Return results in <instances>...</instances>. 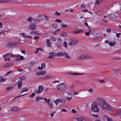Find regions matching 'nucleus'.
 I'll list each match as a JSON object with an SVG mask.
<instances>
[{"label": "nucleus", "mask_w": 121, "mask_h": 121, "mask_svg": "<svg viewBox=\"0 0 121 121\" xmlns=\"http://www.w3.org/2000/svg\"><path fill=\"white\" fill-rule=\"evenodd\" d=\"M91 110L92 112H98L99 111L97 103L94 102L92 103L91 106Z\"/></svg>", "instance_id": "nucleus-1"}, {"label": "nucleus", "mask_w": 121, "mask_h": 121, "mask_svg": "<svg viewBox=\"0 0 121 121\" xmlns=\"http://www.w3.org/2000/svg\"><path fill=\"white\" fill-rule=\"evenodd\" d=\"M56 87L58 90L60 91H65L66 89V86L63 83L57 85Z\"/></svg>", "instance_id": "nucleus-2"}, {"label": "nucleus", "mask_w": 121, "mask_h": 121, "mask_svg": "<svg viewBox=\"0 0 121 121\" xmlns=\"http://www.w3.org/2000/svg\"><path fill=\"white\" fill-rule=\"evenodd\" d=\"M92 57L86 54H83L79 56L78 57V60H82L87 58L90 59Z\"/></svg>", "instance_id": "nucleus-3"}, {"label": "nucleus", "mask_w": 121, "mask_h": 121, "mask_svg": "<svg viewBox=\"0 0 121 121\" xmlns=\"http://www.w3.org/2000/svg\"><path fill=\"white\" fill-rule=\"evenodd\" d=\"M102 107L104 109L108 111H110L112 109L111 107L108 104H103L102 105Z\"/></svg>", "instance_id": "nucleus-4"}, {"label": "nucleus", "mask_w": 121, "mask_h": 121, "mask_svg": "<svg viewBox=\"0 0 121 121\" xmlns=\"http://www.w3.org/2000/svg\"><path fill=\"white\" fill-rule=\"evenodd\" d=\"M19 43L17 42H12L8 44L7 46L8 47L11 48L19 45Z\"/></svg>", "instance_id": "nucleus-5"}, {"label": "nucleus", "mask_w": 121, "mask_h": 121, "mask_svg": "<svg viewBox=\"0 0 121 121\" xmlns=\"http://www.w3.org/2000/svg\"><path fill=\"white\" fill-rule=\"evenodd\" d=\"M43 88L42 86H39L36 92L38 94L40 93L43 91Z\"/></svg>", "instance_id": "nucleus-6"}, {"label": "nucleus", "mask_w": 121, "mask_h": 121, "mask_svg": "<svg viewBox=\"0 0 121 121\" xmlns=\"http://www.w3.org/2000/svg\"><path fill=\"white\" fill-rule=\"evenodd\" d=\"M28 29L30 30H35V25L34 24H30L28 27Z\"/></svg>", "instance_id": "nucleus-7"}, {"label": "nucleus", "mask_w": 121, "mask_h": 121, "mask_svg": "<svg viewBox=\"0 0 121 121\" xmlns=\"http://www.w3.org/2000/svg\"><path fill=\"white\" fill-rule=\"evenodd\" d=\"M46 41L47 46L49 48H51L52 47L51 43L50 42V40L48 39H47Z\"/></svg>", "instance_id": "nucleus-8"}, {"label": "nucleus", "mask_w": 121, "mask_h": 121, "mask_svg": "<svg viewBox=\"0 0 121 121\" xmlns=\"http://www.w3.org/2000/svg\"><path fill=\"white\" fill-rule=\"evenodd\" d=\"M13 64L10 62H8L6 63L4 65V66L5 67H10L12 65H13Z\"/></svg>", "instance_id": "nucleus-9"}, {"label": "nucleus", "mask_w": 121, "mask_h": 121, "mask_svg": "<svg viewBox=\"0 0 121 121\" xmlns=\"http://www.w3.org/2000/svg\"><path fill=\"white\" fill-rule=\"evenodd\" d=\"M67 74H72L73 75H82L83 74V73H69L68 72L67 73Z\"/></svg>", "instance_id": "nucleus-10"}, {"label": "nucleus", "mask_w": 121, "mask_h": 121, "mask_svg": "<svg viewBox=\"0 0 121 121\" xmlns=\"http://www.w3.org/2000/svg\"><path fill=\"white\" fill-rule=\"evenodd\" d=\"M49 54L50 56H49L48 57L49 58H52L53 56H55L56 55V54L53 52L49 53Z\"/></svg>", "instance_id": "nucleus-11"}, {"label": "nucleus", "mask_w": 121, "mask_h": 121, "mask_svg": "<svg viewBox=\"0 0 121 121\" xmlns=\"http://www.w3.org/2000/svg\"><path fill=\"white\" fill-rule=\"evenodd\" d=\"M43 99V98L42 97L37 96L36 97L35 100L36 102H38L39 100H42Z\"/></svg>", "instance_id": "nucleus-12"}, {"label": "nucleus", "mask_w": 121, "mask_h": 121, "mask_svg": "<svg viewBox=\"0 0 121 121\" xmlns=\"http://www.w3.org/2000/svg\"><path fill=\"white\" fill-rule=\"evenodd\" d=\"M61 99H57L55 100L54 101V102L55 103L56 105H57L58 104L59 102H60L61 101Z\"/></svg>", "instance_id": "nucleus-13"}, {"label": "nucleus", "mask_w": 121, "mask_h": 121, "mask_svg": "<svg viewBox=\"0 0 121 121\" xmlns=\"http://www.w3.org/2000/svg\"><path fill=\"white\" fill-rule=\"evenodd\" d=\"M19 110L18 107H15L12 108L11 110L12 111L15 112L18 111Z\"/></svg>", "instance_id": "nucleus-14"}, {"label": "nucleus", "mask_w": 121, "mask_h": 121, "mask_svg": "<svg viewBox=\"0 0 121 121\" xmlns=\"http://www.w3.org/2000/svg\"><path fill=\"white\" fill-rule=\"evenodd\" d=\"M62 56H64L65 57H66L68 58H71V57L69 56L65 52L62 53Z\"/></svg>", "instance_id": "nucleus-15"}, {"label": "nucleus", "mask_w": 121, "mask_h": 121, "mask_svg": "<svg viewBox=\"0 0 121 121\" xmlns=\"http://www.w3.org/2000/svg\"><path fill=\"white\" fill-rule=\"evenodd\" d=\"M22 84V82L21 81H20L18 82L17 84V88L18 89H20L21 88Z\"/></svg>", "instance_id": "nucleus-16"}, {"label": "nucleus", "mask_w": 121, "mask_h": 121, "mask_svg": "<svg viewBox=\"0 0 121 121\" xmlns=\"http://www.w3.org/2000/svg\"><path fill=\"white\" fill-rule=\"evenodd\" d=\"M29 89L27 87H25L23 88L22 89V91L21 92V93H22L23 92L26 91L28 90Z\"/></svg>", "instance_id": "nucleus-17"}, {"label": "nucleus", "mask_w": 121, "mask_h": 121, "mask_svg": "<svg viewBox=\"0 0 121 121\" xmlns=\"http://www.w3.org/2000/svg\"><path fill=\"white\" fill-rule=\"evenodd\" d=\"M82 31V30L80 29L78 30H74L73 31V33L74 34L78 33Z\"/></svg>", "instance_id": "nucleus-18"}, {"label": "nucleus", "mask_w": 121, "mask_h": 121, "mask_svg": "<svg viewBox=\"0 0 121 121\" xmlns=\"http://www.w3.org/2000/svg\"><path fill=\"white\" fill-rule=\"evenodd\" d=\"M30 33L31 34H36L38 35L40 34V33L39 32L36 31H31Z\"/></svg>", "instance_id": "nucleus-19"}, {"label": "nucleus", "mask_w": 121, "mask_h": 121, "mask_svg": "<svg viewBox=\"0 0 121 121\" xmlns=\"http://www.w3.org/2000/svg\"><path fill=\"white\" fill-rule=\"evenodd\" d=\"M116 43L115 41H114L113 42H110L108 44L110 46H112L114 45Z\"/></svg>", "instance_id": "nucleus-20"}, {"label": "nucleus", "mask_w": 121, "mask_h": 121, "mask_svg": "<svg viewBox=\"0 0 121 121\" xmlns=\"http://www.w3.org/2000/svg\"><path fill=\"white\" fill-rule=\"evenodd\" d=\"M77 40L76 39H72V41L74 45L76 44L77 43Z\"/></svg>", "instance_id": "nucleus-21"}, {"label": "nucleus", "mask_w": 121, "mask_h": 121, "mask_svg": "<svg viewBox=\"0 0 121 121\" xmlns=\"http://www.w3.org/2000/svg\"><path fill=\"white\" fill-rule=\"evenodd\" d=\"M5 80L2 78V77L0 76V82H4L5 81Z\"/></svg>", "instance_id": "nucleus-22"}, {"label": "nucleus", "mask_w": 121, "mask_h": 121, "mask_svg": "<svg viewBox=\"0 0 121 121\" xmlns=\"http://www.w3.org/2000/svg\"><path fill=\"white\" fill-rule=\"evenodd\" d=\"M77 120L78 121H87L86 119L82 118H77Z\"/></svg>", "instance_id": "nucleus-23"}, {"label": "nucleus", "mask_w": 121, "mask_h": 121, "mask_svg": "<svg viewBox=\"0 0 121 121\" xmlns=\"http://www.w3.org/2000/svg\"><path fill=\"white\" fill-rule=\"evenodd\" d=\"M6 55H8L9 57H13L14 56V55L13 54H10L9 53H8L6 54Z\"/></svg>", "instance_id": "nucleus-24"}, {"label": "nucleus", "mask_w": 121, "mask_h": 121, "mask_svg": "<svg viewBox=\"0 0 121 121\" xmlns=\"http://www.w3.org/2000/svg\"><path fill=\"white\" fill-rule=\"evenodd\" d=\"M63 43L64 47L65 48H67V44L66 42L64 41L63 42Z\"/></svg>", "instance_id": "nucleus-25"}, {"label": "nucleus", "mask_w": 121, "mask_h": 121, "mask_svg": "<svg viewBox=\"0 0 121 121\" xmlns=\"http://www.w3.org/2000/svg\"><path fill=\"white\" fill-rule=\"evenodd\" d=\"M56 54L58 56H62V52H60L57 53Z\"/></svg>", "instance_id": "nucleus-26"}, {"label": "nucleus", "mask_w": 121, "mask_h": 121, "mask_svg": "<svg viewBox=\"0 0 121 121\" xmlns=\"http://www.w3.org/2000/svg\"><path fill=\"white\" fill-rule=\"evenodd\" d=\"M61 26L62 28H65L68 27L67 25L66 24H61Z\"/></svg>", "instance_id": "nucleus-27"}, {"label": "nucleus", "mask_w": 121, "mask_h": 121, "mask_svg": "<svg viewBox=\"0 0 121 121\" xmlns=\"http://www.w3.org/2000/svg\"><path fill=\"white\" fill-rule=\"evenodd\" d=\"M13 88V87L12 86H10L9 87H8L6 88V89L8 91L11 90Z\"/></svg>", "instance_id": "nucleus-28"}, {"label": "nucleus", "mask_w": 121, "mask_h": 121, "mask_svg": "<svg viewBox=\"0 0 121 121\" xmlns=\"http://www.w3.org/2000/svg\"><path fill=\"white\" fill-rule=\"evenodd\" d=\"M48 104L49 107L50 108H53L54 106L53 104H51L50 103H48Z\"/></svg>", "instance_id": "nucleus-29"}, {"label": "nucleus", "mask_w": 121, "mask_h": 121, "mask_svg": "<svg viewBox=\"0 0 121 121\" xmlns=\"http://www.w3.org/2000/svg\"><path fill=\"white\" fill-rule=\"evenodd\" d=\"M52 27L54 28H57L58 27V26L55 23L53 24L52 26Z\"/></svg>", "instance_id": "nucleus-30"}, {"label": "nucleus", "mask_w": 121, "mask_h": 121, "mask_svg": "<svg viewBox=\"0 0 121 121\" xmlns=\"http://www.w3.org/2000/svg\"><path fill=\"white\" fill-rule=\"evenodd\" d=\"M32 21V17H29L27 18V21L29 22H31Z\"/></svg>", "instance_id": "nucleus-31"}, {"label": "nucleus", "mask_w": 121, "mask_h": 121, "mask_svg": "<svg viewBox=\"0 0 121 121\" xmlns=\"http://www.w3.org/2000/svg\"><path fill=\"white\" fill-rule=\"evenodd\" d=\"M60 35L62 36H65L67 35V34L66 33H61Z\"/></svg>", "instance_id": "nucleus-32"}, {"label": "nucleus", "mask_w": 121, "mask_h": 121, "mask_svg": "<svg viewBox=\"0 0 121 121\" xmlns=\"http://www.w3.org/2000/svg\"><path fill=\"white\" fill-rule=\"evenodd\" d=\"M50 39L53 41H55L56 40L54 36H51L50 38Z\"/></svg>", "instance_id": "nucleus-33"}, {"label": "nucleus", "mask_w": 121, "mask_h": 121, "mask_svg": "<svg viewBox=\"0 0 121 121\" xmlns=\"http://www.w3.org/2000/svg\"><path fill=\"white\" fill-rule=\"evenodd\" d=\"M35 95V93H32L31 95H30V98H33L34 97Z\"/></svg>", "instance_id": "nucleus-34"}, {"label": "nucleus", "mask_w": 121, "mask_h": 121, "mask_svg": "<svg viewBox=\"0 0 121 121\" xmlns=\"http://www.w3.org/2000/svg\"><path fill=\"white\" fill-rule=\"evenodd\" d=\"M46 65L45 63H43L42 64L41 67L42 69H44Z\"/></svg>", "instance_id": "nucleus-35"}, {"label": "nucleus", "mask_w": 121, "mask_h": 121, "mask_svg": "<svg viewBox=\"0 0 121 121\" xmlns=\"http://www.w3.org/2000/svg\"><path fill=\"white\" fill-rule=\"evenodd\" d=\"M26 78V77L24 76H22L20 77V79L21 81L25 79Z\"/></svg>", "instance_id": "nucleus-36"}, {"label": "nucleus", "mask_w": 121, "mask_h": 121, "mask_svg": "<svg viewBox=\"0 0 121 121\" xmlns=\"http://www.w3.org/2000/svg\"><path fill=\"white\" fill-rule=\"evenodd\" d=\"M55 21L56 22L59 23H61L62 22V21L61 20L57 19H56Z\"/></svg>", "instance_id": "nucleus-37"}, {"label": "nucleus", "mask_w": 121, "mask_h": 121, "mask_svg": "<svg viewBox=\"0 0 121 121\" xmlns=\"http://www.w3.org/2000/svg\"><path fill=\"white\" fill-rule=\"evenodd\" d=\"M40 72H41V75H43L45 74L46 73V71L44 70L40 71Z\"/></svg>", "instance_id": "nucleus-38"}, {"label": "nucleus", "mask_w": 121, "mask_h": 121, "mask_svg": "<svg viewBox=\"0 0 121 121\" xmlns=\"http://www.w3.org/2000/svg\"><path fill=\"white\" fill-rule=\"evenodd\" d=\"M117 113L118 114L121 115V110L117 111Z\"/></svg>", "instance_id": "nucleus-39"}, {"label": "nucleus", "mask_w": 121, "mask_h": 121, "mask_svg": "<svg viewBox=\"0 0 121 121\" xmlns=\"http://www.w3.org/2000/svg\"><path fill=\"white\" fill-rule=\"evenodd\" d=\"M55 14L56 15L59 16L60 15V13L58 12H56L55 13Z\"/></svg>", "instance_id": "nucleus-40"}, {"label": "nucleus", "mask_w": 121, "mask_h": 121, "mask_svg": "<svg viewBox=\"0 0 121 121\" xmlns=\"http://www.w3.org/2000/svg\"><path fill=\"white\" fill-rule=\"evenodd\" d=\"M44 100L45 101L48 102H49L50 101V100L49 99H47L46 98H44Z\"/></svg>", "instance_id": "nucleus-41"}, {"label": "nucleus", "mask_w": 121, "mask_h": 121, "mask_svg": "<svg viewBox=\"0 0 121 121\" xmlns=\"http://www.w3.org/2000/svg\"><path fill=\"white\" fill-rule=\"evenodd\" d=\"M20 35H22L23 37L26 38V35H25L24 33H22L20 34Z\"/></svg>", "instance_id": "nucleus-42"}, {"label": "nucleus", "mask_w": 121, "mask_h": 121, "mask_svg": "<svg viewBox=\"0 0 121 121\" xmlns=\"http://www.w3.org/2000/svg\"><path fill=\"white\" fill-rule=\"evenodd\" d=\"M107 121H112L113 119L107 117Z\"/></svg>", "instance_id": "nucleus-43"}, {"label": "nucleus", "mask_w": 121, "mask_h": 121, "mask_svg": "<svg viewBox=\"0 0 121 121\" xmlns=\"http://www.w3.org/2000/svg\"><path fill=\"white\" fill-rule=\"evenodd\" d=\"M72 97H68L66 99V100L67 101H70L72 99Z\"/></svg>", "instance_id": "nucleus-44"}, {"label": "nucleus", "mask_w": 121, "mask_h": 121, "mask_svg": "<svg viewBox=\"0 0 121 121\" xmlns=\"http://www.w3.org/2000/svg\"><path fill=\"white\" fill-rule=\"evenodd\" d=\"M61 101L60 102V103H61L65 104V100H62L61 99Z\"/></svg>", "instance_id": "nucleus-45"}, {"label": "nucleus", "mask_w": 121, "mask_h": 121, "mask_svg": "<svg viewBox=\"0 0 121 121\" xmlns=\"http://www.w3.org/2000/svg\"><path fill=\"white\" fill-rule=\"evenodd\" d=\"M27 94V93H26V94H23L22 95H19V96H16L15 97H16V98H19V97H20L23 96L24 95H25Z\"/></svg>", "instance_id": "nucleus-46"}, {"label": "nucleus", "mask_w": 121, "mask_h": 121, "mask_svg": "<svg viewBox=\"0 0 121 121\" xmlns=\"http://www.w3.org/2000/svg\"><path fill=\"white\" fill-rule=\"evenodd\" d=\"M121 35V33H117L116 34V36L117 38H119V37L120 35Z\"/></svg>", "instance_id": "nucleus-47"}, {"label": "nucleus", "mask_w": 121, "mask_h": 121, "mask_svg": "<svg viewBox=\"0 0 121 121\" xmlns=\"http://www.w3.org/2000/svg\"><path fill=\"white\" fill-rule=\"evenodd\" d=\"M40 72V71L37 72L36 73V75L37 76L39 75H41V73Z\"/></svg>", "instance_id": "nucleus-48"}, {"label": "nucleus", "mask_w": 121, "mask_h": 121, "mask_svg": "<svg viewBox=\"0 0 121 121\" xmlns=\"http://www.w3.org/2000/svg\"><path fill=\"white\" fill-rule=\"evenodd\" d=\"M51 77V76H49L48 75H46L45 76L44 79H48V78H50V77Z\"/></svg>", "instance_id": "nucleus-49"}, {"label": "nucleus", "mask_w": 121, "mask_h": 121, "mask_svg": "<svg viewBox=\"0 0 121 121\" xmlns=\"http://www.w3.org/2000/svg\"><path fill=\"white\" fill-rule=\"evenodd\" d=\"M98 100L99 101H101V102L103 101V99L101 98H98Z\"/></svg>", "instance_id": "nucleus-50"}, {"label": "nucleus", "mask_w": 121, "mask_h": 121, "mask_svg": "<svg viewBox=\"0 0 121 121\" xmlns=\"http://www.w3.org/2000/svg\"><path fill=\"white\" fill-rule=\"evenodd\" d=\"M19 58L20 60H23L24 59L23 56H20Z\"/></svg>", "instance_id": "nucleus-51"}, {"label": "nucleus", "mask_w": 121, "mask_h": 121, "mask_svg": "<svg viewBox=\"0 0 121 121\" xmlns=\"http://www.w3.org/2000/svg\"><path fill=\"white\" fill-rule=\"evenodd\" d=\"M71 111L72 113H76V111L74 109H72L71 110Z\"/></svg>", "instance_id": "nucleus-52"}, {"label": "nucleus", "mask_w": 121, "mask_h": 121, "mask_svg": "<svg viewBox=\"0 0 121 121\" xmlns=\"http://www.w3.org/2000/svg\"><path fill=\"white\" fill-rule=\"evenodd\" d=\"M40 49V48H36V51L35 52V53H37V52L39 51V50Z\"/></svg>", "instance_id": "nucleus-53"}, {"label": "nucleus", "mask_w": 121, "mask_h": 121, "mask_svg": "<svg viewBox=\"0 0 121 121\" xmlns=\"http://www.w3.org/2000/svg\"><path fill=\"white\" fill-rule=\"evenodd\" d=\"M107 32L110 33L111 32V30L110 29H108L107 30Z\"/></svg>", "instance_id": "nucleus-54"}, {"label": "nucleus", "mask_w": 121, "mask_h": 121, "mask_svg": "<svg viewBox=\"0 0 121 121\" xmlns=\"http://www.w3.org/2000/svg\"><path fill=\"white\" fill-rule=\"evenodd\" d=\"M43 19H36V22L37 21H38V22H40V20H42Z\"/></svg>", "instance_id": "nucleus-55"}, {"label": "nucleus", "mask_w": 121, "mask_h": 121, "mask_svg": "<svg viewBox=\"0 0 121 121\" xmlns=\"http://www.w3.org/2000/svg\"><path fill=\"white\" fill-rule=\"evenodd\" d=\"M99 37H96L94 38H93V39L95 40H97L99 39Z\"/></svg>", "instance_id": "nucleus-56"}, {"label": "nucleus", "mask_w": 121, "mask_h": 121, "mask_svg": "<svg viewBox=\"0 0 121 121\" xmlns=\"http://www.w3.org/2000/svg\"><path fill=\"white\" fill-rule=\"evenodd\" d=\"M96 3L97 4H99L100 3V2L99 0H97L96 1Z\"/></svg>", "instance_id": "nucleus-57"}, {"label": "nucleus", "mask_w": 121, "mask_h": 121, "mask_svg": "<svg viewBox=\"0 0 121 121\" xmlns=\"http://www.w3.org/2000/svg\"><path fill=\"white\" fill-rule=\"evenodd\" d=\"M62 111L63 112H66L67 111V110L65 109H61Z\"/></svg>", "instance_id": "nucleus-58"}, {"label": "nucleus", "mask_w": 121, "mask_h": 121, "mask_svg": "<svg viewBox=\"0 0 121 121\" xmlns=\"http://www.w3.org/2000/svg\"><path fill=\"white\" fill-rule=\"evenodd\" d=\"M88 91L90 92H92L93 91V90L92 89H90L88 90Z\"/></svg>", "instance_id": "nucleus-59"}, {"label": "nucleus", "mask_w": 121, "mask_h": 121, "mask_svg": "<svg viewBox=\"0 0 121 121\" xmlns=\"http://www.w3.org/2000/svg\"><path fill=\"white\" fill-rule=\"evenodd\" d=\"M5 61H7V60H9V61H10V59L9 58V57H7V58H5Z\"/></svg>", "instance_id": "nucleus-60"}, {"label": "nucleus", "mask_w": 121, "mask_h": 121, "mask_svg": "<svg viewBox=\"0 0 121 121\" xmlns=\"http://www.w3.org/2000/svg\"><path fill=\"white\" fill-rule=\"evenodd\" d=\"M83 12H88V11L86 9H84L82 10Z\"/></svg>", "instance_id": "nucleus-61"}, {"label": "nucleus", "mask_w": 121, "mask_h": 121, "mask_svg": "<svg viewBox=\"0 0 121 121\" xmlns=\"http://www.w3.org/2000/svg\"><path fill=\"white\" fill-rule=\"evenodd\" d=\"M56 82H58V83H59V80H58L57 81H53V83H55Z\"/></svg>", "instance_id": "nucleus-62"}, {"label": "nucleus", "mask_w": 121, "mask_h": 121, "mask_svg": "<svg viewBox=\"0 0 121 121\" xmlns=\"http://www.w3.org/2000/svg\"><path fill=\"white\" fill-rule=\"evenodd\" d=\"M72 44H73V43L72 42H69L68 43V45H69V46H72Z\"/></svg>", "instance_id": "nucleus-63"}, {"label": "nucleus", "mask_w": 121, "mask_h": 121, "mask_svg": "<svg viewBox=\"0 0 121 121\" xmlns=\"http://www.w3.org/2000/svg\"><path fill=\"white\" fill-rule=\"evenodd\" d=\"M21 52L24 54H25V51L24 50H22L21 51Z\"/></svg>", "instance_id": "nucleus-64"}]
</instances>
